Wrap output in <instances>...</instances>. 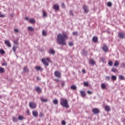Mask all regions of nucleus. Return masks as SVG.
Listing matches in <instances>:
<instances>
[{"label":"nucleus","instance_id":"28","mask_svg":"<svg viewBox=\"0 0 125 125\" xmlns=\"http://www.w3.org/2000/svg\"><path fill=\"white\" fill-rule=\"evenodd\" d=\"M114 65L115 67H118L119 66V62L118 61H115Z\"/></svg>","mask_w":125,"mask_h":125},{"label":"nucleus","instance_id":"52","mask_svg":"<svg viewBox=\"0 0 125 125\" xmlns=\"http://www.w3.org/2000/svg\"><path fill=\"white\" fill-rule=\"evenodd\" d=\"M14 43L15 44H18V42H17V41H14Z\"/></svg>","mask_w":125,"mask_h":125},{"label":"nucleus","instance_id":"56","mask_svg":"<svg viewBox=\"0 0 125 125\" xmlns=\"http://www.w3.org/2000/svg\"><path fill=\"white\" fill-rule=\"evenodd\" d=\"M25 20H26V21H28V20H29V17H26L25 18Z\"/></svg>","mask_w":125,"mask_h":125},{"label":"nucleus","instance_id":"47","mask_svg":"<svg viewBox=\"0 0 125 125\" xmlns=\"http://www.w3.org/2000/svg\"><path fill=\"white\" fill-rule=\"evenodd\" d=\"M39 117H40L41 118H42L43 117V114L42 113H40L39 114Z\"/></svg>","mask_w":125,"mask_h":125},{"label":"nucleus","instance_id":"19","mask_svg":"<svg viewBox=\"0 0 125 125\" xmlns=\"http://www.w3.org/2000/svg\"><path fill=\"white\" fill-rule=\"evenodd\" d=\"M80 93L82 97H84V96H85V92H84V91H81Z\"/></svg>","mask_w":125,"mask_h":125},{"label":"nucleus","instance_id":"23","mask_svg":"<svg viewBox=\"0 0 125 125\" xmlns=\"http://www.w3.org/2000/svg\"><path fill=\"white\" fill-rule=\"evenodd\" d=\"M111 80H112V81H116V80H117V76L112 75L111 76Z\"/></svg>","mask_w":125,"mask_h":125},{"label":"nucleus","instance_id":"31","mask_svg":"<svg viewBox=\"0 0 125 125\" xmlns=\"http://www.w3.org/2000/svg\"><path fill=\"white\" fill-rule=\"evenodd\" d=\"M16 49H17V46H13V50L15 52H15H16Z\"/></svg>","mask_w":125,"mask_h":125},{"label":"nucleus","instance_id":"54","mask_svg":"<svg viewBox=\"0 0 125 125\" xmlns=\"http://www.w3.org/2000/svg\"><path fill=\"white\" fill-rule=\"evenodd\" d=\"M62 7H63L64 8V7H65V4H64V3H62Z\"/></svg>","mask_w":125,"mask_h":125},{"label":"nucleus","instance_id":"41","mask_svg":"<svg viewBox=\"0 0 125 125\" xmlns=\"http://www.w3.org/2000/svg\"><path fill=\"white\" fill-rule=\"evenodd\" d=\"M110 77L109 76H105L106 81H110Z\"/></svg>","mask_w":125,"mask_h":125},{"label":"nucleus","instance_id":"51","mask_svg":"<svg viewBox=\"0 0 125 125\" xmlns=\"http://www.w3.org/2000/svg\"><path fill=\"white\" fill-rule=\"evenodd\" d=\"M87 93H88V94H92V92L90 90H88L87 91Z\"/></svg>","mask_w":125,"mask_h":125},{"label":"nucleus","instance_id":"46","mask_svg":"<svg viewBox=\"0 0 125 125\" xmlns=\"http://www.w3.org/2000/svg\"><path fill=\"white\" fill-rule=\"evenodd\" d=\"M69 15L71 16H73L74 14H73V10H70L69 12Z\"/></svg>","mask_w":125,"mask_h":125},{"label":"nucleus","instance_id":"5","mask_svg":"<svg viewBox=\"0 0 125 125\" xmlns=\"http://www.w3.org/2000/svg\"><path fill=\"white\" fill-rule=\"evenodd\" d=\"M83 9L84 12L85 13H88L89 10L88 9V6L87 5H84L83 6Z\"/></svg>","mask_w":125,"mask_h":125},{"label":"nucleus","instance_id":"21","mask_svg":"<svg viewBox=\"0 0 125 125\" xmlns=\"http://www.w3.org/2000/svg\"><path fill=\"white\" fill-rule=\"evenodd\" d=\"M5 71L4 68L3 67H0V74H3Z\"/></svg>","mask_w":125,"mask_h":125},{"label":"nucleus","instance_id":"25","mask_svg":"<svg viewBox=\"0 0 125 125\" xmlns=\"http://www.w3.org/2000/svg\"><path fill=\"white\" fill-rule=\"evenodd\" d=\"M119 80H125V77L123 75H119Z\"/></svg>","mask_w":125,"mask_h":125},{"label":"nucleus","instance_id":"39","mask_svg":"<svg viewBox=\"0 0 125 125\" xmlns=\"http://www.w3.org/2000/svg\"><path fill=\"white\" fill-rule=\"evenodd\" d=\"M42 36H46V32L44 30L42 31Z\"/></svg>","mask_w":125,"mask_h":125},{"label":"nucleus","instance_id":"18","mask_svg":"<svg viewBox=\"0 0 125 125\" xmlns=\"http://www.w3.org/2000/svg\"><path fill=\"white\" fill-rule=\"evenodd\" d=\"M101 88L102 89H106V84L105 83H103L101 84Z\"/></svg>","mask_w":125,"mask_h":125},{"label":"nucleus","instance_id":"38","mask_svg":"<svg viewBox=\"0 0 125 125\" xmlns=\"http://www.w3.org/2000/svg\"><path fill=\"white\" fill-rule=\"evenodd\" d=\"M112 72H113V73H115L116 72H117V69L115 68H112L111 69Z\"/></svg>","mask_w":125,"mask_h":125},{"label":"nucleus","instance_id":"42","mask_svg":"<svg viewBox=\"0 0 125 125\" xmlns=\"http://www.w3.org/2000/svg\"><path fill=\"white\" fill-rule=\"evenodd\" d=\"M2 66H7V62H4L2 63Z\"/></svg>","mask_w":125,"mask_h":125},{"label":"nucleus","instance_id":"24","mask_svg":"<svg viewBox=\"0 0 125 125\" xmlns=\"http://www.w3.org/2000/svg\"><path fill=\"white\" fill-rule=\"evenodd\" d=\"M71 89H73L74 90H76V89H77V86H76L75 85H72L71 86Z\"/></svg>","mask_w":125,"mask_h":125},{"label":"nucleus","instance_id":"30","mask_svg":"<svg viewBox=\"0 0 125 125\" xmlns=\"http://www.w3.org/2000/svg\"><path fill=\"white\" fill-rule=\"evenodd\" d=\"M41 101H42V102H47V99H43V98H41Z\"/></svg>","mask_w":125,"mask_h":125},{"label":"nucleus","instance_id":"13","mask_svg":"<svg viewBox=\"0 0 125 125\" xmlns=\"http://www.w3.org/2000/svg\"><path fill=\"white\" fill-rule=\"evenodd\" d=\"M103 49L104 51H105V52H106V51H108V46H107V45H104L103 46Z\"/></svg>","mask_w":125,"mask_h":125},{"label":"nucleus","instance_id":"58","mask_svg":"<svg viewBox=\"0 0 125 125\" xmlns=\"http://www.w3.org/2000/svg\"><path fill=\"white\" fill-rule=\"evenodd\" d=\"M46 61H49V58H46Z\"/></svg>","mask_w":125,"mask_h":125},{"label":"nucleus","instance_id":"9","mask_svg":"<svg viewBox=\"0 0 125 125\" xmlns=\"http://www.w3.org/2000/svg\"><path fill=\"white\" fill-rule=\"evenodd\" d=\"M5 44L7 45L8 47H11V44L10 43V42L8 40H6L4 41Z\"/></svg>","mask_w":125,"mask_h":125},{"label":"nucleus","instance_id":"11","mask_svg":"<svg viewBox=\"0 0 125 125\" xmlns=\"http://www.w3.org/2000/svg\"><path fill=\"white\" fill-rule=\"evenodd\" d=\"M89 64H90V65H95V61L92 59H90L89 60Z\"/></svg>","mask_w":125,"mask_h":125},{"label":"nucleus","instance_id":"3","mask_svg":"<svg viewBox=\"0 0 125 125\" xmlns=\"http://www.w3.org/2000/svg\"><path fill=\"white\" fill-rule=\"evenodd\" d=\"M29 107L31 109H35L36 107H37V104L34 102H30L29 103Z\"/></svg>","mask_w":125,"mask_h":125},{"label":"nucleus","instance_id":"26","mask_svg":"<svg viewBox=\"0 0 125 125\" xmlns=\"http://www.w3.org/2000/svg\"><path fill=\"white\" fill-rule=\"evenodd\" d=\"M53 102L55 105H57V104H58V100L57 99L54 100Z\"/></svg>","mask_w":125,"mask_h":125},{"label":"nucleus","instance_id":"33","mask_svg":"<svg viewBox=\"0 0 125 125\" xmlns=\"http://www.w3.org/2000/svg\"><path fill=\"white\" fill-rule=\"evenodd\" d=\"M108 65L109 66H113V62H112V61H110L108 62Z\"/></svg>","mask_w":125,"mask_h":125},{"label":"nucleus","instance_id":"35","mask_svg":"<svg viewBox=\"0 0 125 125\" xmlns=\"http://www.w3.org/2000/svg\"><path fill=\"white\" fill-rule=\"evenodd\" d=\"M83 84H84V86H88V85H89L88 83L85 82H84Z\"/></svg>","mask_w":125,"mask_h":125},{"label":"nucleus","instance_id":"8","mask_svg":"<svg viewBox=\"0 0 125 125\" xmlns=\"http://www.w3.org/2000/svg\"><path fill=\"white\" fill-rule=\"evenodd\" d=\"M118 37L120 39H125V34L123 32H121L118 33Z\"/></svg>","mask_w":125,"mask_h":125},{"label":"nucleus","instance_id":"10","mask_svg":"<svg viewBox=\"0 0 125 125\" xmlns=\"http://www.w3.org/2000/svg\"><path fill=\"white\" fill-rule=\"evenodd\" d=\"M35 89L36 91L38 92V93H41V92H42V89L41 88V87H40V86L36 87V88H35Z\"/></svg>","mask_w":125,"mask_h":125},{"label":"nucleus","instance_id":"2","mask_svg":"<svg viewBox=\"0 0 125 125\" xmlns=\"http://www.w3.org/2000/svg\"><path fill=\"white\" fill-rule=\"evenodd\" d=\"M60 105L62 106V107H64V108H69V104H68V100L67 99H65L64 98H62L60 101Z\"/></svg>","mask_w":125,"mask_h":125},{"label":"nucleus","instance_id":"20","mask_svg":"<svg viewBox=\"0 0 125 125\" xmlns=\"http://www.w3.org/2000/svg\"><path fill=\"white\" fill-rule=\"evenodd\" d=\"M30 23L34 24V23H36V21L34 19H31L29 20Z\"/></svg>","mask_w":125,"mask_h":125},{"label":"nucleus","instance_id":"57","mask_svg":"<svg viewBox=\"0 0 125 125\" xmlns=\"http://www.w3.org/2000/svg\"><path fill=\"white\" fill-rule=\"evenodd\" d=\"M27 115H30V111L27 110Z\"/></svg>","mask_w":125,"mask_h":125},{"label":"nucleus","instance_id":"55","mask_svg":"<svg viewBox=\"0 0 125 125\" xmlns=\"http://www.w3.org/2000/svg\"><path fill=\"white\" fill-rule=\"evenodd\" d=\"M82 73H83V74H85V70L83 69L82 70Z\"/></svg>","mask_w":125,"mask_h":125},{"label":"nucleus","instance_id":"44","mask_svg":"<svg viewBox=\"0 0 125 125\" xmlns=\"http://www.w3.org/2000/svg\"><path fill=\"white\" fill-rule=\"evenodd\" d=\"M100 60H101L102 62H104V61H105V58L102 57L100 58Z\"/></svg>","mask_w":125,"mask_h":125},{"label":"nucleus","instance_id":"12","mask_svg":"<svg viewBox=\"0 0 125 125\" xmlns=\"http://www.w3.org/2000/svg\"><path fill=\"white\" fill-rule=\"evenodd\" d=\"M92 112L93 114H99V110H98V108H94L92 110Z\"/></svg>","mask_w":125,"mask_h":125},{"label":"nucleus","instance_id":"14","mask_svg":"<svg viewBox=\"0 0 125 125\" xmlns=\"http://www.w3.org/2000/svg\"><path fill=\"white\" fill-rule=\"evenodd\" d=\"M32 115L34 116V117H38L39 115V113L37 111H34L32 112Z\"/></svg>","mask_w":125,"mask_h":125},{"label":"nucleus","instance_id":"53","mask_svg":"<svg viewBox=\"0 0 125 125\" xmlns=\"http://www.w3.org/2000/svg\"><path fill=\"white\" fill-rule=\"evenodd\" d=\"M65 85V82H63L62 83V86H64Z\"/></svg>","mask_w":125,"mask_h":125},{"label":"nucleus","instance_id":"50","mask_svg":"<svg viewBox=\"0 0 125 125\" xmlns=\"http://www.w3.org/2000/svg\"><path fill=\"white\" fill-rule=\"evenodd\" d=\"M62 125H66V122H65V121H62Z\"/></svg>","mask_w":125,"mask_h":125},{"label":"nucleus","instance_id":"40","mask_svg":"<svg viewBox=\"0 0 125 125\" xmlns=\"http://www.w3.org/2000/svg\"><path fill=\"white\" fill-rule=\"evenodd\" d=\"M68 44L69 46H73V45H74V43H73V42H68Z\"/></svg>","mask_w":125,"mask_h":125},{"label":"nucleus","instance_id":"45","mask_svg":"<svg viewBox=\"0 0 125 125\" xmlns=\"http://www.w3.org/2000/svg\"><path fill=\"white\" fill-rule=\"evenodd\" d=\"M23 71L24 72H28V68H27V67H24L23 68Z\"/></svg>","mask_w":125,"mask_h":125},{"label":"nucleus","instance_id":"7","mask_svg":"<svg viewBox=\"0 0 125 125\" xmlns=\"http://www.w3.org/2000/svg\"><path fill=\"white\" fill-rule=\"evenodd\" d=\"M42 62L43 64H44V65H45V66H48V65H49L48 62H47V61H46V59H45V58L42 59Z\"/></svg>","mask_w":125,"mask_h":125},{"label":"nucleus","instance_id":"62","mask_svg":"<svg viewBox=\"0 0 125 125\" xmlns=\"http://www.w3.org/2000/svg\"><path fill=\"white\" fill-rule=\"evenodd\" d=\"M71 125V124H69V125Z\"/></svg>","mask_w":125,"mask_h":125},{"label":"nucleus","instance_id":"1","mask_svg":"<svg viewBox=\"0 0 125 125\" xmlns=\"http://www.w3.org/2000/svg\"><path fill=\"white\" fill-rule=\"evenodd\" d=\"M68 38V36L66 34H59L57 36V42L58 44L62 45H66V39Z\"/></svg>","mask_w":125,"mask_h":125},{"label":"nucleus","instance_id":"49","mask_svg":"<svg viewBox=\"0 0 125 125\" xmlns=\"http://www.w3.org/2000/svg\"><path fill=\"white\" fill-rule=\"evenodd\" d=\"M15 32H16V33H19V29H17V28H15L14 29Z\"/></svg>","mask_w":125,"mask_h":125},{"label":"nucleus","instance_id":"15","mask_svg":"<svg viewBox=\"0 0 125 125\" xmlns=\"http://www.w3.org/2000/svg\"><path fill=\"white\" fill-rule=\"evenodd\" d=\"M92 41L94 42H98V38L96 36H94L92 38Z\"/></svg>","mask_w":125,"mask_h":125},{"label":"nucleus","instance_id":"16","mask_svg":"<svg viewBox=\"0 0 125 125\" xmlns=\"http://www.w3.org/2000/svg\"><path fill=\"white\" fill-rule=\"evenodd\" d=\"M35 69H36L37 71H41V72L43 70V69L40 66L35 67Z\"/></svg>","mask_w":125,"mask_h":125},{"label":"nucleus","instance_id":"29","mask_svg":"<svg viewBox=\"0 0 125 125\" xmlns=\"http://www.w3.org/2000/svg\"><path fill=\"white\" fill-rule=\"evenodd\" d=\"M50 52L51 54H55V51L52 49H50Z\"/></svg>","mask_w":125,"mask_h":125},{"label":"nucleus","instance_id":"6","mask_svg":"<svg viewBox=\"0 0 125 125\" xmlns=\"http://www.w3.org/2000/svg\"><path fill=\"white\" fill-rule=\"evenodd\" d=\"M54 75L55 77H57V78L61 77V73L58 71H56L54 73Z\"/></svg>","mask_w":125,"mask_h":125},{"label":"nucleus","instance_id":"59","mask_svg":"<svg viewBox=\"0 0 125 125\" xmlns=\"http://www.w3.org/2000/svg\"><path fill=\"white\" fill-rule=\"evenodd\" d=\"M82 54H84V50H83L82 51Z\"/></svg>","mask_w":125,"mask_h":125},{"label":"nucleus","instance_id":"4","mask_svg":"<svg viewBox=\"0 0 125 125\" xmlns=\"http://www.w3.org/2000/svg\"><path fill=\"white\" fill-rule=\"evenodd\" d=\"M53 8L54 9V10H55V11H58L60 8V7L58 4H55L53 5Z\"/></svg>","mask_w":125,"mask_h":125},{"label":"nucleus","instance_id":"60","mask_svg":"<svg viewBox=\"0 0 125 125\" xmlns=\"http://www.w3.org/2000/svg\"><path fill=\"white\" fill-rule=\"evenodd\" d=\"M55 81H56V82H59V80H58V79H56Z\"/></svg>","mask_w":125,"mask_h":125},{"label":"nucleus","instance_id":"48","mask_svg":"<svg viewBox=\"0 0 125 125\" xmlns=\"http://www.w3.org/2000/svg\"><path fill=\"white\" fill-rule=\"evenodd\" d=\"M18 119L20 120V121H22L23 120V117L21 116H19Z\"/></svg>","mask_w":125,"mask_h":125},{"label":"nucleus","instance_id":"61","mask_svg":"<svg viewBox=\"0 0 125 125\" xmlns=\"http://www.w3.org/2000/svg\"><path fill=\"white\" fill-rule=\"evenodd\" d=\"M38 78H39V77H37V80H39Z\"/></svg>","mask_w":125,"mask_h":125},{"label":"nucleus","instance_id":"34","mask_svg":"<svg viewBox=\"0 0 125 125\" xmlns=\"http://www.w3.org/2000/svg\"><path fill=\"white\" fill-rule=\"evenodd\" d=\"M107 6H108L109 7H110V6H112V2H107Z\"/></svg>","mask_w":125,"mask_h":125},{"label":"nucleus","instance_id":"17","mask_svg":"<svg viewBox=\"0 0 125 125\" xmlns=\"http://www.w3.org/2000/svg\"><path fill=\"white\" fill-rule=\"evenodd\" d=\"M105 109L106 110V111H107V112L111 111V108H110V106L109 105H106L105 106Z\"/></svg>","mask_w":125,"mask_h":125},{"label":"nucleus","instance_id":"27","mask_svg":"<svg viewBox=\"0 0 125 125\" xmlns=\"http://www.w3.org/2000/svg\"><path fill=\"white\" fill-rule=\"evenodd\" d=\"M17 121H18V119H17V118L15 117H13V122H14V123L17 122Z\"/></svg>","mask_w":125,"mask_h":125},{"label":"nucleus","instance_id":"37","mask_svg":"<svg viewBox=\"0 0 125 125\" xmlns=\"http://www.w3.org/2000/svg\"><path fill=\"white\" fill-rule=\"evenodd\" d=\"M43 17H46V16H47V14L45 11H43Z\"/></svg>","mask_w":125,"mask_h":125},{"label":"nucleus","instance_id":"43","mask_svg":"<svg viewBox=\"0 0 125 125\" xmlns=\"http://www.w3.org/2000/svg\"><path fill=\"white\" fill-rule=\"evenodd\" d=\"M3 17H5V15L2 14L1 13H0V18H3Z\"/></svg>","mask_w":125,"mask_h":125},{"label":"nucleus","instance_id":"22","mask_svg":"<svg viewBox=\"0 0 125 125\" xmlns=\"http://www.w3.org/2000/svg\"><path fill=\"white\" fill-rule=\"evenodd\" d=\"M28 30H29L31 32H33L34 31V29L32 26H28Z\"/></svg>","mask_w":125,"mask_h":125},{"label":"nucleus","instance_id":"36","mask_svg":"<svg viewBox=\"0 0 125 125\" xmlns=\"http://www.w3.org/2000/svg\"><path fill=\"white\" fill-rule=\"evenodd\" d=\"M0 53H1V54H4L5 53L4 50H2V49H0Z\"/></svg>","mask_w":125,"mask_h":125},{"label":"nucleus","instance_id":"32","mask_svg":"<svg viewBox=\"0 0 125 125\" xmlns=\"http://www.w3.org/2000/svg\"><path fill=\"white\" fill-rule=\"evenodd\" d=\"M73 36H79V33L77 31H74L73 32Z\"/></svg>","mask_w":125,"mask_h":125}]
</instances>
